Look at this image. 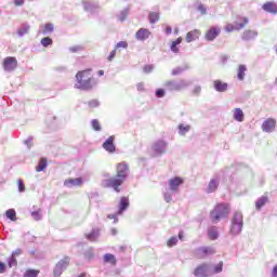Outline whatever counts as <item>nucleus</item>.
I'll return each mask as SVG.
<instances>
[{"label": "nucleus", "mask_w": 277, "mask_h": 277, "mask_svg": "<svg viewBox=\"0 0 277 277\" xmlns=\"http://www.w3.org/2000/svg\"><path fill=\"white\" fill-rule=\"evenodd\" d=\"M0 274H5V264L0 262Z\"/></svg>", "instance_id": "nucleus-55"}, {"label": "nucleus", "mask_w": 277, "mask_h": 277, "mask_svg": "<svg viewBox=\"0 0 277 277\" xmlns=\"http://www.w3.org/2000/svg\"><path fill=\"white\" fill-rule=\"evenodd\" d=\"M101 235V229L94 228L90 233L85 234V239L89 241H96Z\"/></svg>", "instance_id": "nucleus-21"}, {"label": "nucleus", "mask_w": 277, "mask_h": 277, "mask_svg": "<svg viewBox=\"0 0 277 277\" xmlns=\"http://www.w3.org/2000/svg\"><path fill=\"white\" fill-rule=\"evenodd\" d=\"M159 19H160L159 12H150L148 14V21L151 25H155V23H158Z\"/></svg>", "instance_id": "nucleus-27"}, {"label": "nucleus", "mask_w": 277, "mask_h": 277, "mask_svg": "<svg viewBox=\"0 0 277 277\" xmlns=\"http://www.w3.org/2000/svg\"><path fill=\"white\" fill-rule=\"evenodd\" d=\"M181 42H183V37H179L175 41H172L170 47L172 53H179V44H181Z\"/></svg>", "instance_id": "nucleus-26"}, {"label": "nucleus", "mask_w": 277, "mask_h": 277, "mask_svg": "<svg viewBox=\"0 0 277 277\" xmlns=\"http://www.w3.org/2000/svg\"><path fill=\"white\" fill-rule=\"evenodd\" d=\"M47 166H48L47 158H41L39 161V164L36 168L37 172H42L47 170Z\"/></svg>", "instance_id": "nucleus-31"}, {"label": "nucleus", "mask_w": 277, "mask_h": 277, "mask_svg": "<svg viewBox=\"0 0 277 277\" xmlns=\"http://www.w3.org/2000/svg\"><path fill=\"white\" fill-rule=\"evenodd\" d=\"M208 235H209V238L212 240L217 239V229H215L214 227L210 228L208 230Z\"/></svg>", "instance_id": "nucleus-37"}, {"label": "nucleus", "mask_w": 277, "mask_h": 277, "mask_svg": "<svg viewBox=\"0 0 277 277\" xmlns=\"http://www.w3.org/2000/svg\"><path fill=\"white\" fill-rule=\"evenodd\" d=\"M144 72H153V65H145L143 68Z\"/></svg>", "instance_id": "nucleus-50"}, {"label": "nucleus", "mask_w": 277, "mask_h": 277, "mask_svg": "<svg viewBox=\"0 0 277 277\" xmlns=\"http://www.w3.org/2000/svg\"><path fill=\"white\" fill-rule=\"evenodd\" d=\"M267 202H269V197H267V196L260 197L255 201V209H256V211H261V209H263V207H265V205H267Z\"/></svg>", "instance_id": "nucleus-22"}, {"label": "nucleus", "mask_w": 277, "mask_h": 277, "mask_svg": "<svg viewBox=\"0 0 277 277\" xmlns=\"http://www.w3.org/2000/svg\"><path fill=\"white\" fill-rule=\"evenodd\" d=\"M129 47V43L127 41H120L117 43L116 49H127Z\"/></svg>", "instance_id": "nucleus-46"}, {"label": "nucleus", "mask_w": 277, "mask_h": 277, "mask_svg": "<svg viewBox=\"0 0 277 277\" xmlns=\"http://www.w3.org/2000/svg\"><path fill=\"white\" fill-rule=\"evenodd\" d=\"M215 250L211 247H201L195 251V256L197 259H207V256H210V254H213Z\"/></svg>", "instance_id": "nucleus-8"}, {"label": "nucleus", "mask_w": 277, "mask_h": 277, "mask_svg": "<svg viewBox=\"0 0 277 277\" xmlns=\"http://www.w3.org/2000/svg\"><path fill=\"white\" fill-rule=\"evenodd\" d=\"M272 276H273V277H277V265H275V266L273 267Z\"/></svg>", "instance_id": "nucleus-59"}, {"label": "nucleus", "mask_w": 277, "mask_h": 277, "mask_svg": "<svg viewBox=\"0 0 277 277\" xmlns=\"http://www.w3.org/2000/svg\"><path fill=\"white\" fill-rule=\"evenodd\" d=\"M166 34H167V35L172 34V27L167 26V27H166Z\"/></svg>", "instance_id": "nucleus-60"}, {"label": "nucleus", "mask_w": 277, "mask_h": 277, "mask_svg": "<svg viewBox=\"0 0 277 277\" xmlns=\"http://www.w3.org/2000/svg\"><path fill=\"white\" fill-rule=\"evenodd\" d=\"M23 254V250L22 249H16L15 251H13L12 256H21Z\"/></svg>", "instance_id": "nucleus-53"}, {"label": "nucleus", "mask_w": 277, "mask_h": 277, "mask_svg": "<svg viewBox=\"0 0 277 277\" xmlns=\"http://www.w3.org/2000/svg\"><path fill=\"white\" fill-rule=\"evenodd\" d=\"M76 79L80 90H92V88H94V76L92 75V69L78 71Z\"/></svg>", "instance_id": "nucleus-1"}, {"label": "nucleus", "mask_w": 277, "mask_h": 277, "mask_svg": "<svg viewBox=\"0 0 277 277\" xmlns=\"http://www.w3.org/2000/svg\"><path fill=\"white\" fill-rule=\"evenodd\" d=\"M183 85H187L185 84V81H182V84H176L174 83V81L169 80L164 83V87L167 88V90H169L170 92H174V91H179L181 90V88H183Z\"/></svg>", "instance_id": "nucleus-16"}, {"label": "nucleus", "mask_w": 277, "mask_h": 277, "mask_svg": "<svg viewBox=\"0 0 277 277\" xmlns=\"http://www.w3.org/2000/svg\"><path fill=\"white\" fill-rule=\"evenodd\" d=\"M114 136H109L106 142L103 143V148L106 149L107 153H116V145H114Z\"/></svg>", "instance_id": "nucleus-14"}, {"label": "nucleus", "mask_w": 277, "mask_h": 277, "mask_svg": "<svg viewBox=\"0 0 277 277\" xmlns=\"http://www.w3.org/2000/svg\"><path fill=\"white\" fill-rule=\"evenodd\" d=\"M222 267H224V262H220V263L214 267V274H220V272H222Z\"/></svg>", "instance_id": "nucleus-45"}, {"label": "nucleus", "mask_w": 277, "mask_h": 277, "mask_svg": "<svg viewBox=\"0 0 277 277\" xmlns=\"http://www.w3.org/2000/svg\"><path fill=\"white\" fill-rule=\"evenodd\" d=\"M190 129H192V127H189V126L180 124V126H179L180 135H185L186 133H188V131H189Z\"/></svg>", "instance_id": "nucleus-36"}, {"label": "nucleus", "mask_w": 277, "mask_h": 277, "mask_svg": "<svg viewBox=\"0 0 277 277\" xmlns=\"http://www.w3.org/2000/svg\"><path fill=\"white\" fill-rule=\"evenodd\" d=\"M62 272H64V271L62 269V267L56 264V266H55V268H54V272H53L54 276H55V277L62 276Z\"/></svg>", "instance_id": "nucleus-42"}, {"label": "nucleus", "mask_w": 277, "mask_h": 277, "mask_svg": "<svg viewBox=\"0 0 277 277\" xmlns=\"http://www.w3.org/2000/svg\"><path fill=\"white\" fill-rule=\"evenodd\" d=\"M276 129V119L268 118L262 123V131L272 133Z\"/></svg>", "instance_id": "nucleus-10"}, {"label": "nucleus", "mask_w": 277, "mask_h": 277, "mask_svg": "<svg viewBox=\"0 0 277 277\" xmlns=\"http://www.w3.org/2000/svg\"><path fill=\"white\" fill-rule=\"evenodd\" d=\"M166 142L164 141H158L153 145V150L155 153H158L159 155L166 153Z\"/></svg>", "instance_id": "nucleus-19"}, {"label": "nucleus", "mask_w": 277, "mask_h": 277, "mask_svg": "<svg viewBox=\"0 0 277 277\" xmlns=\"http://www.w3.org/2000/svg\"><path fill=\"white\" fill-rule=\"evenodd\" d=\"M17 187H18V192L21 193L25 192V183H23V180H17Z\"/></svg>", "instance_id": "nucleus-44"}, {"label": "nucleus", "mask_w": 277, "mask_h": 277, "mask_svg": "<svg viewBox=\"0 0 277 277\" xmlns=\"http://www.w3.org/2000/svg\"><path fill=\"white\" fill-rule=\"evenodd\" d=\"M246 70H247L246 65H239L238 74H237L239 81H243L246 77Z\"/></svg>", "instance_id": "nucleus-28"}, {"label": "nucleus", "mask_w": 277, "mask_h": 277, "mask_svg": "<svg viewBox=\"0 0 277 277\" xmlns=\"http://www.w3.org/2000/svg\"><path fill=\"white\" fill-rule=\"evenodd\" d=\"M116 176L119 179L127 181V176H129V164L127 162H119L116 166Z\"/></svg>", "instance_id": "nucleus-6"}, {"label": "nucleus", "mask_w": 277, "mask_h": 277, "mask_svg": "<svg viewBox=\"0 0 277 277\" xmlns=\"http://www.w3.org/2000/svg\"><path fill=\"white\" fill-rule=\"evenodd\" d=\"M78 277H85V273L80 274Z\"/></svg>", "instance_id": "nucleus-63"}, {"label": "nucleus", "mask_w": 277, "mask_h": 277, "mask_svg": "<svg viewBox=\"0 0 277 277\" xmlns=\"http://www.w3.org/2000/svg\"><path fill=\"white\" fill-rule=\"evenodd\" d=\"M136 90H138V92H144V82L136 84Z\"/></svg>", "instance_id": "nucleus-54"}, {"label": "nucleus", "mask_w": 277, "mask_h": 277, "mask_svg": "<svg viewBox=\"0 0 277 277\" xmlns=\"http://www.w3.org/2000/svg\"><path fill=\"white\" fill-rule=\"evenodd\" d=\"M164 200H166V202H172V195L164 194Z\"/></svg>", "instance_id": "nucleus-56"}, {"label": "nucleus", "mask_w": 277, "mask_h": 277, "mask_svg": "<svg viewBox=\"0 0 277 277\" xmlns=\"http://www.w3.org/2000/svg\"><path fill=\"white\" fill-rule=\"evenodd\" d=\"M242 228H243V215L239 212H235L234 217L232 220V226H230L232 235H239Z\"/></svg>", "instance_id": "nucleus-3"}, {"label": "nucleus", "mask_w": 277, "mask_h": 277, "mask_svg": "<svg viewBox=\"0 0 277 277\" xmlns=\"http://www.w3.org/2000/svg\"><path fill=\"white\" fill-rule=\"evenodd\" d=\"M252 38H256V31L246 30L242 35V40H252Z\"/></svg>", "instance_id": "nucleus-29"}, {"label": "nucleus", "mask_w": 277, "mask_h": 277, "mask_svg": "<svg viewBox=\"0 0 277 277\" xmlns=\"http://www.w3.org/2000/svg\"><path fill=\"white\" fill-rule=\"evenodd\" d=\"M16 258L14 255H11L10 261H9V267H14V265H16Z\"/></svg>", "instance_id": "nucleus-47"}, {"label": "nucleus", "mask_w": 277, "mask_h": 277, "mask_svg": "<svg viewBox=\"0 0 277 277\" xmlns=\"http://www.w3.org/2000/svg\"><path fill=\"white\" fill-rule=\"evenodd\" d=\"M150 30L146 28H141L136 31L135 38L136 40H141L143 42L144 40H148V38H150Z\"/></svg>", "instance_id": "nucleus-13"}, {"label": "nucleus", "mask_w": 277, "mask_h": 277, "mask_svg": "<svg viewBox=\"0 0 277 277\" xmlns=\"http://www.w3.org/2000/svg\"><path fill=\"white\" fill-rule=\"evenodd\" d=\"M263 10L269 12L271 14H277V5L274 2H266L263 4Z\"/></svg>", "instance_id": "nucleus-23"}, {"label": "nucleus", "mask_w": 277, "mask_h": 277, "mask_svg": "<svg viewBox=\"0 0 277 277\" xmlns=\"http://www.w3.org/2000/svg\"><path fill=\"white\" fill-rule=\"evenodd\" d=\"M65 187H81L83 185V180L81 177L67 179L64 181Z\"/></svg>", "instance_id": "nucleus-12"}, {"label": "nucleus", "mask_w": 277, "mask_h": 277, "mask_svg": "<svg viewBox=\"0 0 277 277\" xmlns=\"http://www.w3.org/2000/svg\"><path fill=\"white\" fill-rule=\"evenodd\" d=\"M104 263H110V265H116L118 261L116 260V255L111 253L104 254Z\"/></svg>", "instance_id": "nucleus-25"}, {"label": "nucleus", "mask_w": 277, "mask_h": 277, "mask_svg": "<svg viewBox=\"0 0 277 277\" xmlns=\"http://www.w3.org/2000/svg\"><path fill=\"white\" fill-rule=\"evenodd\" d=\"M2 66L6 72H12V70H16L18 61L14 56H8L3 60Z\"/></svg>", "instance_id": "nucleus-7"}, {"label": "nucleus", "mask_w": 277, "mask_h": 277, "mask_svg": "<svg viewBox=\"0 0 277 277\" xmlns=\"http://www.w3.org/2000/svg\"><path fill=\"white\" fill-rule=\"evenodd\" d=\"M248 25V17H239L238 22H235L234 24H227L225 26V31L230 34L232 31H239V29H243Z\"/></svg>", "instance_id": "nucleus-5"}, {"label": "nucleus", "mask_w": 277, "mask_h": 277, "mask_svg": "<svg viewBox=\"0 0 277 277\" xmlns=\"http://www.w3.org/2000/svg\"><path fill=\"white\" fill-rule=\"evenodd\" d=\"M6 217L12 222H16V211L14 209H9L6 211Z\"/></svg>", "instance_id": "nucleus-33"}, {"label": "nucleus", "mask_w": 277, "mask_h": 277, "mask_svg": "<svg viewBox=\"0 0 277 277\" xmlns=\"http://www.w3.org/2000/svg\"><path fill=\"white\" fill-rule=\"evenodd\" d=\"M91 124L94 131H101V122L97 119H93Z\"/></svg>", "instance_id": "nucleus-38"}, {"label": "nucleus", "mask_w": 277, "mask_h": 277, "mask_svg": "<svg viewBox=\"0 0 277 277\" xmlns=\"http://www.w3.org/2000/svg\"><path fill=\"white\" fill-rule=\"evenodd\" d=\"M157 98H163L166 96V91L163 89L156 90Z\"/></svg>", "instance_id": "nucleus-43"}, {"label": "nucleus", "mask_w": 277, "mask_h": 277, "mask_svg": "<svg viewBox=\"0 0 277 277\" xmlns=\"http://www.w3.org/2000/svg\"><path fill=\"white\" fill-rule=\"evenodd\" d=\"M53 32V24H45L43 28V34H51Z\"/></svg>", "instance_id": "nucleus-40"}, {"label": "nucleus", "mask_w": 277, "mask_h": 277, "mask_svg": "<svg viewBox=\"0 0 277 277\" xmlns=\"http://www.w3.org/2000/svg\"><path fill=\"white\" fill-rule=\"evenodd\" d=\"M114 57H116V50H113L108 55L107 57L108 62H114Z\"/></svg>", "instance_id": "nucleus-51"}, {"label": "nucleus", "mask_w": 277, "mask_h": 277, "mask_svg": "<svg viewBox=\"0 0 277 277\" xmlns=\"http://www.w3.org/2000/svg\"><path fill=\"white\" fill-rule=\"evenodd\" d=\"M198 10L201 11V14H207V9H205V5L200 4Z\"/></svg>", "instance_id": "nucleus-57"}, {"label": "nucleus", "mask_w": 277, "mask_h": 277, "mask_svg": "<svg viewBox=\"0 0 277 277\" xmlns=\"http://www.w3.org/2000/svg\"><path fill=\"white\" fill-rule=\"evenodd\" d=\"M243 110H241V108H235L234 109V120H236L237 122H243Z\"/></svg>", "instance_id": "nucleus-24"}, {"label": "nucleus", "mask_w": 277, "mask_h": 277, "mask_svg": "<svg viewBox=\"0 0 277 277\" xmlns=\"http://www.w3.org/2000/svg\"><path fill=\"white\" fill-rule=\"evenodd\" d=\"M176 243H179V239H176V237H171V238L167 241L168 248H172V247L176 246Z\"/></svg>", "instance_id": "nucleus-39"}, {"label": "nucleus", "mask_w": 277, "mask_h": 277, "mask_svg": "<svg viewBox=\"0 0 277 277\" xmlns=\"http://www.w3.org/2000/svg\"><path fill=\"white\" fill-rule=\"evenodd\" d=\"M200 30L194 29L186 35V42H194L200 38Z\"/></svg>", "instance_id": "nucleus-20"}, {"label": "nucleus", "mask_w": 277, "mask_h": 277, "mask_svg": "<svg viewBox=\"0 0 277 277\" xmlns=\"http://www.w3.org/2000/svg\"><path fill=\"white\" fill-rule=\"evenodd\" d=\"M124 183V180L118 177L117 175L114 177L106 179L102 182L103 187H111L117 194H120V186Z\"/></svg>", "instance_id": "nucleus-4"}, {"label": "nucleus", "mask_w": 277, "mask_h": 277, "mask_svg": "<svg viewBox=\"0 0 277 277\" xmlns=\"http://www.w3.org/2000/svg\"><path fill=\"white\" fill-rule=\"evenodd\" d=\"M41 44L42 47L47 48V47H51L53 44V39H51V37H45L41 39Z\"/></svg>", "instance_id": "nucleus-35"}, {"label": "nucleus", "mask_w": 277, "mask_h": 277, "mask_svg": "<svg viewBox=\"0 0 277 277\" xmlns=\"http://www.w3.org/2000/svg\"><path fill=\"white\" fill-rule=\"evenodd\" d=\"M201 91H202V88H200V87H195V89H194V94H200Z\"/></svg>", "instance_id": "nucleus-58"}, {"label": "nucleus", "mask_w": 277, "mask_h": 277, "mask_svg": "<svg viewBox=\"0 0 277 277\" xmlns=\"http://www.w3.org/2000/svg\"><path fill=\"white\" fill-rule=\"evenodd\" d=\"M31 215H32L34 220H37V221L41 220V217H42L40 215V212H38V211L31 212Z\"/></svg>", "instance_id": "nucleus-49"}, {"label": "nucleus", "mask_w": 277, "mask_h": 277, "mask_svg": "<svg viewBox=\"0 0 277 277\" xmlns=\"http://www.w3.org/2000/svg\"><path fill=\"white\" fill-rule=\"evenodd\" d=\"M18 36H25V34H29V26H25L17 30Z\"/></svg>", "instance_id": "nucleus-41"}, {"label": "nucleus", "mask_w": 277, "mask_h": 277, "mask_svg": "<svg viewBox=\"0 0 277 277\" xmlns=\"http://www.w3.org/2000/svg\"><path fill=\"white\" fill-rule=\"evenodd\" d=\"M213 88L216 90V92H226V90H228V83L222 80H214Z\"/></svg>", "instance_id": "nucleus-17"}, {"label": "nucleus", "mask_w": 277, "mask_h": 277, "mask_svg": "<svg viewBox=\"0 0 277 277\" xmlns=\"http://www.w3.org/2000/svg\"><path fill=\"white\" fill-rule=\"evenodd\" d=\"M58 267H61L63 271L70 265V258L66 256L63 260H61L57 264Z\"/></svg>", "instance_id": "nucleus-32"}, {"label": "nucleus", "mask_w": 277, "mask_h": 277, "mask_svg": "<svg viewBox=\"0 0 277 277\" xmlns=\"http://www.w3.org/2000/svg\"><path fill=\"white\" fill-rule=\"evenodd\" d=\"M38 274H40V271L28 269L25 272L24 277H38Z\"/></svg>", "instance_id": "nucleus-34"}, {"label": "nucleus", "mask_w": 277, "mask_h": 277, "mask_svg": "<svg viewBox=\"0 0 277 277\" xmlns=\"http://www.w3.org/2000/svg\"><path fill=\"white\" fill-rule=\"evenodd\" d=\"M97 75H98V77H103V75H105V71L101 69L97 71Z\"/></svg>", "instance_id": "nucleus-62"}, {"label": "nucleus", "mask_w": 277, "mask_h": 277, "mask_svg": "<svg viewBox=\"0 0 277 277\" xmlns=\"http://www.w3.org/2000/svg\"><path fill=\"white\" fill-rule=\"evenodd\" d=\"M221 31L222 29H220L219 27H211L205 34V38L206 40H208V42H213V40H215V38L220 36Z\"/></svg>", "instance_id": "nucleus-9"}, {"label": "nucleus", "mask_w": 277, "mask_h": 277, "mask_svg": "<svg viewBox=\"0 0 277 277\" xmlns=\"http://www.w3.org/2000/svg\"><path fill=\"white\" fill-rule=\"evenodd\" d=\"M181 185H183V179L181 177H174L169 180V186L171 192H179V187H181Z\"/></svg>", "instance_id": "nucleus-15"}, {"label": "nucleus", "mask_w": 277, "mask_h": 277, "mask_svg": "<svg viewBox=\"0 0 277 277\" xmlns=\"http://www.w3.org/2000/svg\"><path fill=\"white\" fill-rule=\"evenodd\" d=\"M182 72H183V68L177 67L171 71V75L176 76V75H181Z\"/></svg>", "instance_id": "nucleus-48"}, {"label": "nucleus", "mask_w": 277, "mask_h": 277, "mask_svg": "<svg viewBox=\"0 0 277 277\" xmlns=\"http://www.w3.org/2000/svg\"><path fill=\"white\" fill-rule=\"evenodd\" d=\"M89 107H92V108L98 107V101L92 100L91 102H89Z\"/></svg>", "instance_id": "nucleus-52"}, {"label": "nucleus", "mask_w": 277, "mask_h": 277, "mask_svg": "<svg viewBox=\"0 0 277 277\" xmlns=\"http://www.w3.org/2000/svg\"><path fill=\"white\" fill-rule=\"evenodd\" d=\"M230 214V206L227 203H217L214 209L210 212V219L212 222H220V220H224V217H228Z\"/></svg>", "instance_id": "nucleus-2"}, {"label": "nucleus", "mask_w": 277, "mask_h": 277, "mask_svg": "<svg viewBox=\"0 0 277 277\" xmlns=\"http://www.w3.org/2000/svg\"><path fill=\"white\" fill-rule=\"evenodd\" d=\"M219 186H220V183L216 180H211L208 185L209 194L215 192V189H217Z\"/></svg>", "instance_id": "nucleus-30"}, {"label": "nucleus", "mask_w": 277, "mask_h": 277, "mask_svg": "<svg viewBox=\"0 0 277 277\" xmlns=\"http://www.w3.org/2000/svg\"><path fill=\"white\" fill-rule=\"evenodd\" d=\"M179 238L183 239V234L182 233L179 234Z\"/></svg>", "instance_id": "nucleus-64"}, {"label": "nucleus", "mask_w": 277, "mask_h": 277, "mask_svg": "<svg viewBox=\"0 0 277 277\" xmlns=\"http://www.w3.org/2000/svg\"><path fill=\"white\" fill-rule=\"evenodd\" d=\"M25 3V0H15V5H23Z\"/></svg>", "instance_id": "nucleus-61"}, {"label": "nucleus", "mask_w": 277, "mask_h": 277, "mask_svg": "<svg viewBox=\"0 0 277 277\" xmlns=\"http://www.w3.org/2000/svg\"><path fill=\"white\" fill-rule=\"evenodd\" d=\"M208 272H209V264L203 263L195 268L194 276L207 277Z\"/></svg>", "instance_id": "nucleus-11"}, {"label": "nucleus", "mask_w": 277, "mask_h": 277, "mask_svg": "<svg viewBox=\"0 0 277 277\" xmlns=\"http://www.w3.org/2000/svg\"><path fill=\"white\" fill-rule=\"evenodd\" d=\"M129 209V197H121L119 202L118 215H122Z\"/></svg>", "instance_id": "nucleus-18"}]
</instances>
